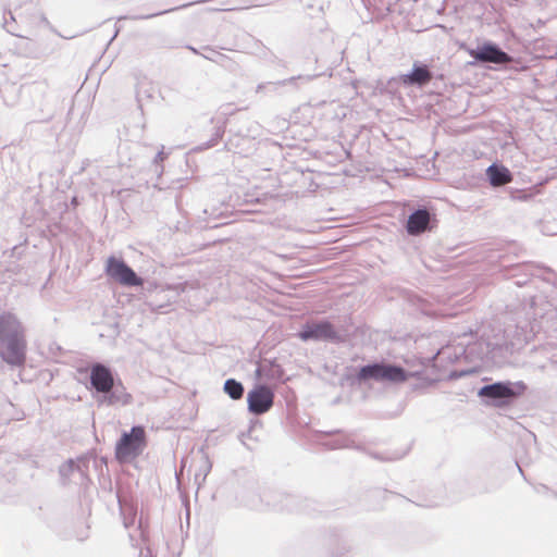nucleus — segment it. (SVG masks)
I'll use <instances>...</instances> for the list:
<instances>
[{"label": "nucleus", "instance_id": "nucleus-1", "mask_svg": "<svg viewBox=\"0 0 557 557\" xmlns=\"http://www.w3.org/2000/svg\"><path fill=\"white\" fill-rule=\"evenodd\" d=\"M26 341L17 318L5 312L0 314V356L3 361L14 367H22L26 361Z\"/></svg>", "mask_w": 557, "mask_h": 557}, {"label": "nucleus", "instance_id": "nucleus-2", "mask_svg": "<svg viewBox=\"0 0 557 557\" xmlns=\"http://www.w3.org/2000/svg\"><path fill=\"white\" fill-rule=\"evenodd\" d=\"M147 446L146 432L143 426H133L128 433H123L115 445V458L120 462H129L143 454Z\"/></svg>", "mask_w": 557, "mask_h": 557}, {"label": "nucleus", "instance_id": "nucleus-3", "mask_svg": "<svg viewBox=\"0 0 557 557\" xmlns=\"http://www.w3.org/2000/svg\"><path fill=\"white\" fill-rule=\"evenodd\" d=\"M359 381L373 379L392 383H403L409 379V374L400 367L383 363H374L362 367L358 372Z\"/></svg>", "mask_w": 557, "mask_h": 557}, {"label": "nucleus", "instance_id": "nucleus-4", "mask_svg": "<svg viewBox=\"0 0 557 557\" xmlns=\"http://www.w3.org/2000/svg\"><path fill=\"white\" fill-rule=\"evenodd\" d=\"M107 274L115 282L125 286H140L143 280L122 260L110 257L106 267Z\"/></svg>", "mask_w": 557, "mask_h": 557}, {"label": "nucleus", "instance_id": "nucleus-5", "mask_svg": "<svg viewBox=\"0 0 557 557\" xmlns=\"http://www.w3.org/2000/svg\"><path fill=\"white\" fill-rule=\"evenodd\" d=\"M299 338L302 341H333L341 342L342 337L335 330L334 325L329 321H320L307 323L304 325L299 333Z\"/></svg>", "mask_w": 557, "mask_h": 557}, {"label": "nucleus", "instance_id": "nucleus-6", "mask_svg": "<svg viewBox=\"0 0 557 557\" xmlns=\"http://www.w3.org/2000/svg\"><path fill=\"white\" fill-rule=\"evenodd\" d=\"M274 400V393L265 385H258L247 395L249 411L255 414H263L268 412Z\"/></svg>", "mask_w": 557, "mask_h": 557}, {"label": "nucleus", "instance_id": "nucleus-7", "mask_svg": "<svg viewBox=\"0 0 557 557\" xmlns=\"http://www.w3.org/2000/svg\"><path fill=\"white\" fill-rule=\"evenodd\" d=\"M527 385L523 382L516 383H494L483 386L480 395L493 399L515 398L524 394Z\"/></svg>", "mask_w": 557, "mask_h": 557}, {"label": "nucleus", "instance_id": "nucleus-8", "mask_svg": "<svg viewBox=\"0 0 557 557\" xmlns=\"http://www.w3.org/2000/svg\"><path fill=\"white\" fill-rule=\"evenodd\" d=\"M468 53L480 62L505 64L511 61V58L506 52L492 44H484L478 49H469Z\"/></svg>", "mask_w": 557, "mask_h": 557}, {"label": "nucleus", "instance_id": "nucleus-9", "mask_svg": "<svg viewBox=\"0 0 557 557\" xmlns=\"http://www.w3.org/2000/svg\"><path fill=\"white\" fill-rule=\"evenodd\" d=\"M91 385L100 393H109L114 384L111 371L102 366L95 364L90 370Z\"/></svg>", "mask_w": 557, "mask_h": 557}, {"label": "nucleus", "instance_id": "nucleus-10", "mask_svg": "<svg viewBox=\"0 0 557 557\" xmlns=\"http://www.w3.org/2000/svg\"><path fill=\"white\" fill-rule=\"evenodd\" d=\"M429 223L430 213L424 209H420L409 215L406 228L410 235H419L428 228Z\"/></svg>", "mask_w": 557, "mask_h": 557}, {"label": "nucleus", "instance_id": "nucleus-11", "mask_svg": "<svg viewBox=\"0 0 557 557\" xmlns=\"http://www.w3.org/2000/svg\"><path fill=\"white\" fill-rule=\"evenodd\" d=\"M486 175L493 187H500L512 181L511 172L505 165L495 163L486 169Z\"/></svg>", "mask_w": 557, "mask_h": 557}, {"label": "nucleus", "instance_id": "nucleus-12", "mask_svg": "<svg viewBox=\"0 0 557 557\" xmlns=\"http://www.w3.org/2000/svg\"><path fill=\"white\" fill-rule=\"evenodd\" d=\"M432 79V73L429 69L423 66H414L410 74H405L400 77L404 85H425Z\"/></svg>", "mask_w": 557, "mask_h": 557}, {"label": "nucleus", "instance_id": "nucleus-13", "mask_svg": "<svg viewBox=\"0 0 557 557\" xmlns=\"http://www.w3.org/2000/svg\"><path fill=\"white\" fill-rule=\"evenodd\" d=\"M224 392L234 400L240 399L244 395L243 385L234 379H228L224 383Z\"/></svg>", "mask_w": 557, "mask_h": 557}, {"label": "nucleus", "instance_id": "nucleus-14", "mask_svg": "<svg viewBox=\"0 0 557 557\" xmlns=\"http://www.w3.org/2000/svg\"><path fill=\"white\" fill-rule=\"evenodd\" d=\"M275 368H276V369H275L276 376H277V377H281V376H282V374H283L282 369H281L278 366H276Z\"/></svg>", "mask_w": 557, "mask_h": 557}, {"label": "nucleus", "instance_id": "nucleus-15", "mask_svg": "<svg viewBox=\"0 0 557 557\" xmlns=\"http://www.w3.org/2000/svg\"><path fill=\"white\" fill-rule=\"evenodd\" d=\"M263 371H264V369H263V368H260V369L257 371V372H258V374H259V376H262V375H263V374H262V373H263Z\"/></svg>", "mask_w": 557, "mask_h": 557}]
</instances>
